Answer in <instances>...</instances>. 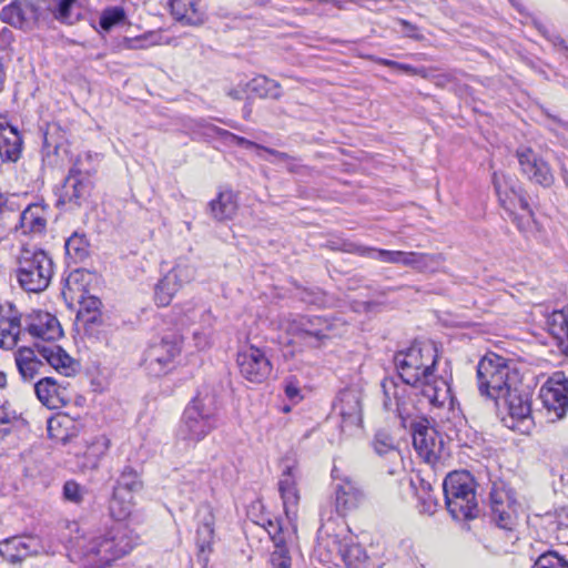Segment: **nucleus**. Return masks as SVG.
Returning <instances> with one entry per match:
<instances>
[{
    "label": "nucleus",
    "mask_w": 568,
    "mask_h": 568,
    "mask_svg": "<svg viewBox=\"0 0 568 568\" xmlns=\"http://www.w3.org/2000/svg\"><path fill=\"white\" fill-rule=\"evenodd\" d=\"M437 358V347L433 342L414 343L395 354L398 376L382 381L383 407L395 413L404 424L418 415L422 398L435 407H443L452 400L448 382L434 373Z\"/></svg>",
    "instance_id": "f257e3e1"
},
{
    "label": "nucleus",
    "mask_w": 568,
    "mask_h": 568,
    "mask_svg": "<svg viewBox=\"0 0 568 568\" xmlns=\"http://www.w3.org/2000/svg\"><path fill=\"white\" fill-rule=\"evenodd\" d=\"M138 541V536L124 524L83 536L77 547L88 565L103 568L128 555Z\"/></svg>",
    "instance_id": "f03ea898"
},
{
    "label": "nucleus",
    "mask_w": 568,
    "mask_h": 568,
    "mask_svg": "<svg viewBox=\"0 0 568 568\" xmlns=\"http://www.w3.org/2000/svg\"><path fill=\"white\" fill-rule=\"evenodd\" d=\"M14 260L16 277L23 291L40 293L49 286L54 264L48 252L37 246L22 245Z\"/></svg>",
    "instance_id": "7ed1b4c3"
},
{
    "label": "nucleus",
    "mask_w": 568,
    "mask_h": 568,
    "mask_svg": "<svg viewBox=\"0 0 568 568\" xmlns=\"http://www.w3.org/2000/svg\"><path fill=\"white\" fill-rule=\"evenodd\" d=\"M219 407L213 393H199L184 409L178 429L180 439L197 443L205 438L219 424Z\"/></svg>",
    "instance_id": "20e7f679"
},
{
    "label": "nucleus",
    "mask_w": 568,
    "mask_h": 568,
    "mask_svg": "<svg viewBox=\"0 0 568 568\" xmlns=\"http://www.w3.org/2000/svg\"><path fill=\"white\" fill-rule=\"evenodd\" d=\"M478 389L481 396L495 402L500 408V398L519 383L517 371L508 361L495 353L485 355L477 365Z\"/></svg>",
    "instance_id": "39448f33"
},
{
    "label": "nucleus",
    "mask_w": 568,
    "mask_h": 568,
    "mask_svg": "<svg viewBox=\"0 0 568 568\" xmlns=\"http://www.w3.org/2000/svg\"><path fill=\"white\" fill-rule=\"evenodd\" d=\"M475 480L468 471H452L443 481L447 510L456 520L474 519L479 514Z\"/></svg>",
    "instance_id": "423d86ee"
},
{
    "label": "nucleus",
    "mask_w": 568,
    "mask_h": 568,
    "mask_svg": "<svg viewBox=\"0 0 568 568\" xmlns=\"http://www.w3.org/2000/svg\"><path fill=\"white\" fill-rule=\"evenodd\" d=\"M142 488L141 474L130 465L124 466L109 501L110 514L115 520L122 521L130 516L134 506L133 495Z\"/></svg>",
    "instance_id": "0eeeda50"
},
{
    "label": "nucleus",
    "mask_w": 568,
    "mask_h": 568,
    "mask_svg": "<svg viewBox=\"0 0 568 568\" xmlns=\"http://www.w3.org/2000/svg\"><path fill=\"white\" fill-rule=\"evenodd\" d=\"M489 505L498 527L511 530L517 519V503L513 490L501 479L490 480Z\"/></svg>",
    "instance_id": "6e6552de"
},
{
    "label": "nucleus",
    "mask_w": 568,
    "mask_h": 568,
    "mask_svg": "<svg viewBox=\"0 0 568 568\" xmlns=\"http://www.w3.org/2000/svg\"><path fill=\"white\" fill-rule=\"evenodd\" d=\"M500 407L508 413V416L503 418L508 428L521 433L529 430L532 424L530 398L527 393L519 389L518 384H515L511 389L501 396Z\"/></svg>",
    "instance_id": "1a4fd4ad"
},
{
    "label": "nucleus",
    "mask_w": 568,
    "mask_h": 568,
    "mask_svg": "<svg viewBox=\"0 0 568 568\" xmlns=\"http://www.w3.org/2000/svg\"><path fill=\"white\" fill-rule=\"evenodd\" d=\"M282 327L310 347L321 346L331 331L328 321L320 316L287 318L282 322Z\"/></svg>",
    "instance_id": "9d476101"
},
{
    "label": "nucleus",
    "mask_w": 568,
    "mask_h": 568,
    "mask_svg": "<svg viewBox=\"0 0 568 568\" xmlns=\"http://www.w3.org/2000/svg\"><path fill=\"white\" fill-rule=\"evenodd\" d=\"M236 364L241 376L254 384L267 381L273 372V365L266 353L255 346L240 349L236 355Z\"/></svg>",
    "instance_id": "9b49d317"
},
{
    "label": "nucleus",
    "mask_w": 568,
    "mask_h": 568,
    "mask_svg": "<svg viewBox=\"0 0 568 568\" xmlns=\"http://www.w3.org/2000/svg\"><path fill=\"white\" fill-rule=\"evenodd\" d=\"M519 170L531 183L542 187H550L555 183V175L547 161L529 146H519L516 150Z\"/></svg>",
    "instance_id": "f8f14e48"
},
{
    "label": "nucleus",
    "mask_w": 568,
    "mask_h": 568,
    "mask_svg": "<svg viewBox=\"0 0 568 568\" xmlns=\"http://www.w3.org/2000/svg\"><path fill=\"white\" fill-rule=\"evenodd\" d=\"M45 4V0H14L1 9L0 19L14 28L29 30L39 20Z\"/></svg>",
    "instance_id": "ddd939ff"
},
{
    "label": "nucleus",
    "mask_w": 568,
    "mask_h": 568,
    "mask_svg": "<svg viewBox=\"0 0 568 568\" xmlns=\"http://www.w3.org/2000/svg\"><path fill=\"white\" fill-rule=\"evenodd\" d=\"M416 416L409 418L403 427H407V423H410L413 430V445L418 455L424 458L427 463H435L440 458L444 449L443 440L438 437L436 429L426 424L425 420L414 422Z\"/></svg>",
    "instance_id": "4468645a"
},
{
    "label": "nucleus",
    "mask_w": 568,
    "mask_h": 568,
    "mask_svg": "<svg viewBox=\"0 0 568 568\" xmlns=\"http://www.w3.org/2000/svg\"><path fill=\"white\" fill-rule=\"evenodd\" d=\"M93 183L89 174L82 173L77 168H71L63 184L58 190L57 205L80 206L89 199Z\"/></svg>",
    "instance_id": "2eb2a0df"
},
{
    "label": "nucleus",
    "mask_w": 568,
    "mask_h": 568,
    "mask_svg": "<svg viewBox=\"0 0 568 568\" xmlns=\"http://www.w3.org/2000/svg\"><path fill=\"white\" fill-rule=\"evenodd\" d=\"M179 353V344L164 337L148 347L144 353L143 365L149 374L160 376L170 369V365Z\"/></svg>",
    "instance_id": "dca6fc26"
},
{
    "label": "nucleus",
    "mask_w": 568,
    "mask_h": 568,
    "mask_svg": "<svg viewBox=\"0 0 568 568\" xmlns=\"http://www.w3.org/2000/svg\"><path fill=\"white\" fill-rule=\"evenodd\" d=\"M539 397L548 412L562 418L568 409V379L562 373L554 374L540 388Z\"/></svg>",
    "instance_id": "f3484780"
},
{
    "label": "nucleus",
    "mask_w": 568,
    "mask_h": 568,
    "mask_svg": "<svg viewBox=\"0 0 568 568\" xmlns=\"http://www.w3.org/2000/svg\"><path fill=\"white\" fill-rule=\"evenodd\" d=\"M493 183L499 200L500 205L514 213L515 210L521 209L530 216L534 215L528 201L525 197L524 191L520 186L516 185L511 180L507 179L504 174L495 172L493 174Z\"/></svg>",
    "instance_id": "a211bd4d"
},
{
    "label": "nucleus",
    "mask_w": 568,
    "mask_h": 568,
    "mask_svg": "<svg viewBox=\"0 0 568 568\" xmlns=\"http://www.w3.org/2000/svg\"><path fill=\"white\" fill-rule=\"evenodd\" d=\"M298 468L295 464L285 465L278 480V491L283 500V507L286 520L290 523L297 520V507L300 503V491L297 488Z\"/></svg>",
    "instance_id": "6ab92c4d"
},
{
    "label": "nucleus",
    "mask_w": 568,
    "mask_h": 568,
    "mask_svg": "<svg viewBox=\"0 0 568 568\" xmlns=\"http://www.w3.org/2000/svg\"><path fill=\"white\" fill-rule=\"evenodd\" d=\"M40 554V546L33 536H13L0 540V556L10 565H21L27 558Z\"/></svg>",
    "instance_id": "aec40b11"
},
{
    "label": "nucleus",
    "mask_w": 568,
    "mask_h": 568,
    "mask_svg": "<svg viewBox=\"0 0 568 568\" xmlns=\"http://www.w3.org/2000/svg\"><path fill=\"white\" fill-rule=\"evenodd\" d=\"M334 412L341 417V427H359L362 424V394L357 389H344L339 393Z\"/></svg>",
    "instance_id": "412c9836"
},
{
    "label": "nucleus",
    "mask_w": 568,
    "mask_h": 568,
    "mask_svg": "<svg viewBox=\"0 0 568 568\" xmlns=\"http://www.w3.org/2000/svg\"><path fill=\"white\" fill-rule=\"evenodd\" d=\"M332 475L338 480L335 485V505L338 514H345L357 508L364 499V491L358 483L351 477H339L334 468Z\"/></svg>",
    "instance_id": "4be33fe9"
},
{
    "label": "nucleus",
    "mask_w": 568,
    "mask_h": 568,
    "mask_svg": "<svg viewBox=\"0 0 568 568\" xmlns=\"http://www.w3.org/2000/svg\"><path fill=\"white\" fill-rule=\"evenodd\" d=\"M24 331L32 337L53 342L62 336V328L55 316L48 312L37 311L24 320Z\"/></svg>",
    "instance_id": "5701e85b"
},
{
    "label": "nucleus",
    "mask_w": 568,
    "mask_h": 568,
    "mask_svg": "<svg viewBox=\"0 0 568 568\" xmlns=\"http://www.w3.org/2000/svg\"><path fill=\"white\" fill-rule=\"evenodd\" d=\"M334 525L335 523L328 519L327 523L321 525L317 532L318 549L327 550V560H333L334 557L341 558L351 537L344 527L336 529Z\"/></svg>",
    "instance_id": "b1692460"
},
{
    "label": "nucleus",
    "mask_w": 568,
    "mask_h": 568,
    "mask_svg": "<svg viewBox=\"0 0 568 568\" xmlns=\"http://www.w3.org/2000/svg\"><path fill=\"white\" fill-rule=\"evenodd\" d=\"M22 334L21 316L12 305H0V348L12 349Z\"/></svg>",
    "instance_id": "393cba45"
},
{
    "label": "nucleus",
    "mask_w": 568,
    "mask_h": 568,
    "mask_svg": "<svg viewBox=\"0 0 568 568\" xmlns=\"http://www.w3.org/2000/svg\"><path fill=\"white\" fill-rule=\"evenodd\" d=\"M22 139L16 126L0 115V156L3 161L16 162L21 154Z\"/></svg>",
    "instance_id": "a878e982"
},
{
    "label": "nucleus",
    "mask_w": 568,
    "mask_h": 568,
    "mask_svg": "<svg viewBox=\"0 0 568 568\" xmlns=\"http://www.w3.org/2000/svg\"><path fill=\"white\" fill-rule=\"evenodd\" d=\"M34 392L38 399L50 409L61 408L69 402L65 388L58 385L52 377L41 378L34 385Z\"/></svg>",
    "instance_id": "bb28decb"
},
{
    "label": "nucleus",
    "mask_w": 568,
    "mask_h": 568,
    "mask_svg": "<svg viewBox=\"0 0 568 568\" xmlns=\"http://www.w3.org/2000/svg\"><path fill=\"white\" fill-rule=\"evenodd\" d=\"M48 207L41 203L29 204L20 214L19 229L23 234H41L45 231Z\"/></svg>",
    "instance_id": "cd10ccee"
},
{
    "label": "nucleus",
    "mask_w": 568,
    "mask_h": 568,
    "mask_svg": "<svg viewBox=\"0 0 568 568\" xmlns=\"http://www.w3.org/2000/svg\"><path fill=\"white\" fill-rule=\"evenodd\" d=\"M445 257L440 253L405 252L403 265L419 273H437L443 270Z\"/></svg>",
    "instance_id": "c85d7f7f"
},
{
    "label": "nucleus",
    "mask_w": 568,
    "mask_h": 568,
    "mask_svg": "<svg viewBox=\"0 0 568 568\" xmlns=\"http://www.w3.org/2000/svg\"><path fill=\"white\" fill-rule=\"evenodd\" d=\"M239 209L237 195L232 190L221 191L216 199L209 203L211 215L216 221L232 220Z\"/></svg>",
    "instance_id": "c756f323"
},
{
    "label": "nucleus",
    "mask_w": 568,
    "mask_h": 568,
    "mask_svg": "<svg viewBox=\"0 0 568 568\" xmlns=\"http://www.w3.org/2000/svg\"><path fill=\"white\" fill-rule=\"evenodd\" d=\"M174 19L186 26H201L205 21L204 12L192 0H169Z\"/></svg>",
    "instance_id": "7c9ffc66"
},
{
    "label": "nucleus",
    "mask_w": 568,
    "mask_h": 568,
    "mask_svg": "<svg viewBox=\"0 0 568 568\" xmlns=\"http://www.w3.org/2000/svg\"><path fill=\"white\" fill-rule=\"evenodd\" d=\"M16 365L24 381H31L40 374L44 364L30 347H20L14 354Z\"/></svg>",
    "instance_id": "2f4dec72"
},
{
    "label": "nucleus",
    "mask_w": 568,
    "mask_h": 568,
    "mask_svg": "<svg viewBox=\"0 0 568 568\" xmlns=\"http://www.w3.org/2000/svg\"><path fill=\"white\" fill-rule=\"evenodd\" d=\"M36 346L41 357L44 358L50 366L57 371L62 369L65 375H69V369L73 361L61 346L57 344H36Z\"/></svg>",
    "instance_id": "473e14b6"
},
{
    "label": "nucleus",
    "mask_w": 568,
    "mask_h": 568,
    "mask_svg": "<svg viewBox=\"0 0 568 568\" xmlns=\"http://www.w3.org/2000/svg\"><path fill=\"white\" fill-rule=\"evenodd\" d=\"M77 426L67 415L52 417L48 420V434L55 442L65 444L77 436Z\"/></svg>",
    "instance_id": "72a5a7b5"
},
{
    "label": "nucleus",
    "mask_w": 568,
    "mask_h": 568,
    "mask_svg": "<svg viewBox=\"0 0 568 568\" xmlns=\"http://www.w3.org/2000/svg\"><path fill=\"white\" fill-rule=\"evenodd\" d=\"M65 254L70 263L79 264L84 262L90 254V244L84 234L74 232L65 241Z\"/></svg>",
    "instance_id": "f704fd0d"
},
{
    "label": "nucleus",
    "mask_w": 568,
    "mask_h": 568,
    "mask_svg": "<svg viewBox=\"0 0 568 568\" xmlns=\"http://www.w3.org/2000/svg\"><path fill=\"white\" fill-rule=\"evenodd\" d=\"M410 485L419 500L420 513L433 515L437 510L438 501L432 494L430 483L417 476L416 479H410Z\"/></svg>",
    "instance_id": "c9c22d12"
},
{
    "label": "nucleus",
    "mask_w": 568,
    "mask_h": 568,
    "mask_svg": "<svg viewBox=\"0 0 568 568\" xmlns=\"http://www.w3.org/2000/svg\"><path fill=\"white\" fill-rule=\"evenodd\" d=\"M247 91L258 98L280 99L282 95L281 85L272 79L258 75L245 83Z\"/></svg>",
    "instance_id": "e433bc0d"
},
{
    "label": "nucleus",
    "mask_w": 568,
    "mask_h": 568,
    "mask_svg": "<svg viewBox=\"0 0 568 568\" xmlns=\"http://www.w3.org/2000/svg\"><path fill=\"white\" fill-rule=\"evenodd\" d=\"M341 559L344 561L347 568H368L369 558L365 549L353 541L349 537L345 549L342 552Z\"/></svg>",
    "instance_id": "4c0bfd02"
},
{
    "label": "nucleus",
    "mask_w": 568,
    "mask_h": 568,
    "mask_svg": "<svg viewBox=\"0 0 568 568\" xmlns=\"http://www.w3.org/2000/svg\"><path fill=\"white\" fill-rule=\"evenodd\" d=\"M285 527L282 519L268 520L266 530L274 544L294 542L296 535V521L290 523Z\"/></svg>",
    "instance_id": "58836bf2"
},
{
    "label": "nucleus",
    "mask_w": 568,
    "mask_h": 568,
    "mask_svg": "<svg viewBox=\"0 0 568 568\" xmlns=\"http://www.w3.org/2000/svg\"><path fill=\"white\" fill-rule=\"evenodd\" d=\"M110 448V439L105 435L97 436L88 446L84 458L87 468L94 469L98 467L100 459L108 453Z\"/></svg>",
    "instance_id": "ea45409f"
},
{
    "label": "nucleus",
    "mask_w": 568,
    "mask_h": 568,
    "mask_svg": "<svg viewBox=\"0 0 568 568\" xmlns=\"http://www.w3.org/2000/svg\"><path fill=\"white\" fill-rule=\"evenodd\" d=\"M356 252L361 256H365L383 263L400 265H403V258L405 253L404 251H389L368 246H356Z\"/></svg>",
    "instance_id": "a19ab883"
},
{
    "label": "nucleus",
    "mask_w": 568,
    "mask_h": 568,
    "mask_svg": "<svg viewBox=\"0 0 568 568\" xmlns=\"http://www.w3.org/2000/svg\"><path fill=\"white\" fill-rule=\"evenodd\" d=\"M195 267L185 258H180L175 266L166 274V283L174 281L182 287L195 278Z\"/></svg>",
    "instance_id": "79ce46f5"
},
{
    "label": "nucleus",
    "mask_w": 568,
    "mask_h": 568,
    "mask_svg": "<svg viewBox=\"0 0 568 568\" xmlns=\"http://www.w3.org/2000/svg\"><path fill=\"white\" fill-rule=\"evenodd\" d=\"M203 327L193 332L194 345L199 349H205L212 344L214 317L211 311H204L201 317Z\"/></svg>",
    "instance_id": "37998d69"
},
{
    "label": "nucleus",
    "mask_w": 568,
    "mask_h": 568,
    "mask_svg": "<svg viewBox=\"0 0 568 568\" xmlns=\"http://www.w3.org/2000/svg\"><path fill=\"white\" fill-rule=\"evenodd\" d=\"M549 332L557 339L568 341V308L555 311L548 318Z\"/></svg>",
    "instance_id": "c03bdc74"
},
{
    "label": "nucleus",
    "mask_w": 568,
    "mask_h": 568,
    "mask_svg": "<svg viewBox=\"0 0 568 568\" xmlns=\"http://www.w3.org/2000/svg\"><path fill=\"white\" fill-rule=\"evenodd\" d=\"M293 542L274 544V550L270 555L268 562L272 568H291L292 557L290 546Z\"/></svg>",
    "instance_id": "a18cd8bd"
},
{
    "label": "nucleus",
    "mask_w": 568,
    "mask_h": 568,
    "mask_svg": "<svg viewBox=\"0 0 568 568\" xmlns=\"http://www.w3.org/2000/svg\"><path fill=\"white\" fill-rule=\"evenodd\" d=\"M180 285L174 281L166 283V275L160 280L155 286V302L159 306H166L172 301L173 296L180 290Z\"/></svg>",
    "instance_id": "49530a36"
},
{
    "label": "nucleus",
    "mask_w": 568,
    "mask_h": 568,
    "mask_svg": "<svg viewBox=\"0 0 568 568\" xmlns=\"http://www.w3.org/2000/svg\"><path fill=\"white\" fill-rule=\"evenodd\" d=\"M373 447L374 450L381 456L389 455L397 458L400 456L399 452L395 447L394 439L386 432L376 433L373 440Z\"/></svg>",
    "instance_id": "de8ad7c7"
},
{
    "label": "nucleus",
    "mask_w": 568,
    "mask_h": 568,
    "mask_svg": "<svg viewBox=\"0 0 568 568\" xmlns=\"http://www.w3.org/2000/svg\"><path fill=\"white\" fill-rule=\"evenodd\" d=\"M125 19V11L121 7H111L102 11L100 17V27L104 31H110L114 26Z\"/></svg>",
    "instance_id": "09e8293b"
},
{
    "label": "nucleus",
    "mask_w": 568,
    "mask_h": 568,
    "mask_svg": "<svg viewBox=\"0 0 568 568\" xmlns=\"http://www.w3.org/2000/svg\"><path fill=\"white\" fill-rule=\"evenodd\" d=\"M532 568H568V560L556 551H547L536 559Z\"/></svg>",
    "instance_id": "8fccbe9b"
},
{
    "label": "nucleus",
    "mask_w": 568,
    "mask_h": 568,
    "mask_svg": "<svg viewBox=\"0 0 568 568\" xmlns=\"http://www.w3.org/2000/svg\"><path fill=\"white\" fill-rule=\"evenodd\" d=\"M22 415L6 403L0 406V426L4 432H8L11 426L23 424Z\"/></svg>",
    "instance_id": "3c124183"
},
{
    "label": "nucleus",
    "mask_w": 568,
    "mask_h": 568,
    "mask_svg": "<svg viewBox=\"0 0 568 568\" xmlns=\"http://www.w3.org/2000/svg\"><path fill=\"white\" fill-rule=\"evenodd\" d=\"M102 306V302L95 296L84 297L80 303V313L87 314L88 323H97L98 318L101 316L100 307Z\"/></svg>",
    "instance_id": "603ef678"
},
{
    "label": "nucleus",
    "mask_w": 568,
    "mask_h": 568,
    "mask_svg": "<svg viewBox=\"0 0 568 568\" xmlns=\"http://www.w3.org/2000/svg\"><path fill=\"white\" fill-rule=\"evenodd\" d=\"M130 42L131 44L129 45V48L131 49H146L152 45L162 44L163 37L160 31H150L130 40Z\"/></svg>",
    "instance_id": "864d4df0"
},
{
    "label": "nucleus",
    "mask_w": 568,
    "mask_h": 568,
    "mask_svg": "<svg viewBox=\"0 0 568 568\" xmlns=\"http://www.w3.org/2000/svg\"><path fill=\"white\" fill-rule=\"evenodd\" d=\"M214 529L210 521H205L197 527L196 530V545L203 552L210 548L213 540Z\"/></svg>",
    "instance_id": "5fc2aeb1"
},
{
    "label": "nucleus",
    "mask_w": 568,
    "mask_h": 568,
    "mask_svg": "<svg viewBox=\"0 0 568 568\" xmlns=\"http://www.w3.org/2000/svg\"><path fill=\"white\" fill-rule=\"evenodd\" d=\"M84 493L85 489L74 480H68L63 486L64 498L74 504L82 503Z\"/></svg>",
    "instance_id": "6e6d98bb"
},
{
    "label": "nucleus",
    "mask_w": 568,
    "mask_h": 568,
    "mask_svg": "<svg viewBox=\"0 0 568 568\" xmlns=\"http://www.w3.org/2000/svg\"><path fill=\"white\" fill-rule=\"evenodd\" d=\"M284 393L291 400L297 402L302 398L300 383L293 376L288 377L284 382Z\"/></svg>",
    "instance_id": "4d7b16f0"
},
{
    "label": "nucleus",
    "mask_w": 568,
    "mask_h": 568,
    "mask_svg": "<svg viewBox=\"0 0 568 568\" xmlns=\"http://www.w3.org/2000/svg\"><path fill=\"white\" fill-rule=\"evenodd\" d=\"M547 516L549 517L550 524L556 525L557 528H568V508H558Z\"/></svg>",
    "instance_id": "13d9d810"
},
{
    "label": "nucleus",
    "mask_w": 568,
    "mask_h": 568,
    "mask_svg": "<svg viewBox=\"0 0 568 568\" xmlns=\"http://www.w3.org/2000/svg\"><path fill=\"white\" fill-rule=\"evenodd\" d=\"M74 2L75 0H57V6L54 9L55 18L61 21H68L70 16V9Z\"/></svg>",
    "instance_id": "bf43d9fd"
},
{
    "label": "nucleus",
    "mask_w": 568,
    "mask_h": 568,
    "mask_svg": "<svg viewBox=\"0 0 568 568\" xmlns=\"http://www.w3.org/2000/svg\"><path fill=\"white\" fill-rule=\"evenodd\" d=\"M220 133L222 135L226 136L230 140V142L235 143L236 145L243 146L245 149H256L257 150V148H261L260 144L252 142L245 138L235 135L229 131L220 130Z\"/></svg>",
    "instance_id": "052dcab7"
},
{
    "label": "nucleus",
    "mask_w": 568,
    "mask_h": 568,
    "mask_svg": "<svg viewBox=\"0 0 568 568\" xmlns=\"http://www.w3.org/2000/svg\"><path fill=\"white\" fill-rule=\"evenodd\" d=\"M275 162L285 163L287 170L291 172L296 170V164L294 163L295 159L287 153L278 152L277 156H275Z\"/></svg>",
    "instance_id": "680f3d73"
},
{
    "label": "nucleus",
    "mask_w": 568,
    "mask_h": 568,
    "mask_svg": "<svg viewBox=\"0 0 568 568\" xmlns=\"http://www.w3.org/2000/svg\"><path fill=\"white\" fill-rule=\"evenodd\" d=\"M397 70H400V71L409 73V74H414V75H420L423 78L427 77L426 69L423 68V67L422 68H415V67L409 65V64L399 63Z\"/></svg>",
    "instance_id": "e2e57ef3"
},
{
    "label": "nucleus",
    "mask_w": 568,
    "mask_h": 568,
    "mask_svg": "<svg viewBox=\"0 0 568 568\" xmlns=\"http://www.w3.org/2000/svg\"><path fill=\"white\" fill-rule=\"evenodd\" d=\"M248 92L245 84H239L227 91V95L233 100H242L244 94Z\"/></svg>",
    "instance_id": "0e129e2a"
},
{
    "label": "nucleus",
    "mask_w": 568,
    "mask_h": 568,
    "mask_svg": "<svg viewBox=\"0 0 568 568\" xmlns=\"http://www.w3.org/2000/svg\"><path fill=\"white\" fill-rule=\"evenodd\" d=\"M555 45L565 53L568 58V45L565 43L564 39L557 38L555 41Z\"/></svg>",
    "instance_id": "69168bd1"
},
{
    "label": "nucleus",
    "mask_w": 568,
    "mask_h": 568,
    "mask_svg": "<svg viewBox=\"0 0 568 568\" xmlns=\"http://www.w3.org/2000/svg\"><path fill=\"white\" fill-rule=\"evenodd\" d=\"M376 61L382 65L395 68V69H398V64H399V62L388 60V59H383V58H379Z\"/></svg>",
    "instance_id": "338daca9"
},
{
    "label": "nucleus",
    "mask_w": 568,
    "mask_h": 568,
    "mask_svg": "<svg viewBox=\"0 0 568 568\" xmlns=\"http://www.w3.org/2000/svg\"><path fill=\"white\" fill-rule=\"evenodd\" d=\"M80 276V272L77 270L72 272L67 278V285L70 287L73 282H77Z\"/></svg>",
    "instance_id": "774afa93"
}]
</instances>
